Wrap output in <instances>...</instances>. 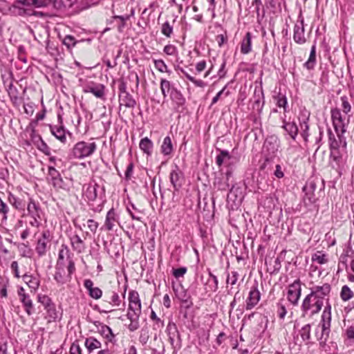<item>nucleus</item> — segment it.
Masks as SVG:
<instances>
[{
  "label": "nucleus",
  "mask_w": 354,
  "mask_h": 354,
  "mask_svg": "<svg viewBox=\"0 0 354 354\" xmlns=\"http://www.w3.org/2000/svg\"><path fill=\"white\" fill-rule=\"evenodd\" d=\"M112 313H114L115 317L124 320L127 317L130 320L131 323L128 326V329L131 332H133L139 328V317L141 314V302L139 297V294L136 290H131L129 293V308L128 312L124 315L118 316L116 310L112 309Z\"/></svg>",
  "instance_id": "nucleus-1"
},
{
  "label": "nucleus",
  "mask_w": 354,
  "mask_h": 354,
  "mask_svg": "<svg viewBox=\"0 0 354 354\" xmlns=\"http://www.w3.org/2000/svg\"><path fill=\"white\" fill-rule=\"evenodd\" d=\"M97 149V145L93 140L87 142H77L72 149V156L74 158L84 159L91 156Z\"/></svg>",
  "instance_id": "nucleus-2"
},
{
  "label": "nucleus",
  "mask_w": 354,
  "mask_h": 354,
  "mask_svg": "<svg viewBox=\"0 0 354 354\" xmlns=\"http://www.w3.org/2000/svg\"><path fill=\"white\" fill-rule=\"evenodd\" d=\"M279 147V140L275 136L268 137L263 146V153L266 156V160L269 161L275 157Z\"/></svg>",
  "instance_id": "nucleus-3"
},
{
  "label": "nucleus",
  "mask_w": 354,
  "mask_h": 354,
  "mask_svg": "<svg viewBox=\"0 0 354 354\" xmlns=\"http://www.w3.org/2000/svg\"><path fill=\"white\" fill-rule=\"evenodd\" d=\"M323 306V302L314 300L312 296L308 294L304 299L301 305L303 316H305L310 311L311 315L319 313Z\"/></svg>",
  "instance_id": "nucleus-4"
},
{
  "label": "nucleus",
  "mask_w": 354,
  "mask_h": 354,
  "mask_svg": "<svg viewBox=\"0 0 354 354\" xmlns=\"http://www.w3.org/2000/svg\"><path fill=\"white\" fill-rule=\"evenodd\" d=\"M17 295L26 313L29 316L32 315L34 313L33 301L29 294L26 292L24 287L21 286L17 288Z\"/></svg>",
  "instance_id": "nucleus-5"
},
{
  "label": "nucleus",
  "mask_w": 354,
  "mask_h": 354,
  "mask_svg": "<svg viewBox=\"0 0 354 354\" xmlns=\"http://www.w3.org/2000/svg\"><path fill=\"white\" fill-rule=\"evenodd\" d=\"M333 124L337 133H344L346 131V118L338 109H331Z\"/></svg>",
  "instance_id": "nucleus-6"
},
{
  "label": "nucleus",
  "mask_w": 354,
  "mask_h": 354,
  "mask_svg": "<svg viewBox=\"0 0 354 354\" xmlns=\"http://www.w3.org/2000/svg\"><path fill=\"white\" fill-rule=\"evenodd\" d=\"M331 290V286L329 283H324L322 286H314L310 288V296L314 298V300L321 301L324 303V299L328 297Z\"/></svg>",
  "instance_id": "nucleus-7"
},
{
  "label": "nucleus",
  "mask_w": 354,
  "mask_h": 354,
  "mask_svg": "<svg viewBox=\"0 0 354 354\" xmlns=\"http://www.w3.org/2000/svg\"><path fill=\"white\" fill-rule=\"evenodd\" d=\"M50 234L48 230H44L41 236L38 239L35 248L36 252L39 257H43L46 254L48 248L50 247Z\"/></svg>",
  "instance_id": "nucleus-8"
},
{
  "label": "nucleus",
  "mask_w": 354,
  "mask_h": 354,
  "mask_svg": "<svg viewBox=\"0 0 354 354\" xmlns=\"http://www.w3.org/2000/svg\"><path fill=\"white\" fill-rule=\"evenodd\" d=\"M261 299V293L258 289V284L255 283L251 288L248 293V297L245 301V309L252 310L257 305Z\"/></svg>",
  "instance_id": "nucleus-9"
},
{
  "label": "nucleus",
  "mask_w": 354,
  "mask_h": 354,
  "mask_svg": "<svg viewBox=\"0 0 354 354\" xmlns=\"http://www.w3.org/2000/svg\"><path fill=\"white\" fill-rule=\"evenodd\" d=\"M301 281L298 279L288 286V301L293 305H297L301 296Z\"/></svg>",
  "instance_id": "nucleus-10"
},
{
  "label": "nucleus",
  "mask_w": 354,
  "mask_h": 354,
  "mask_svg": "<svg viewBox=\"0 0 354 354\" xmlns=\"http://www.w3.org/2000/svg\"><path fill=\"white\" fill-rule=\"evenodd\" d=\"M299 18L294 26L293 39L296 43L303 44L306 41L304 36V19L301 16Z\"/></svg>",
  "instance_id": "nucleus-11"
},
{
  "label": "nucleus",
  "mask_w": 354,
  "mask_h": 354,
  "mask_svg": "<svg viewBox=\"0 0 354 354\" xmlns=\"http://www.w3.org/2000/svg\"><path fill=\"white\" fill-rule=\"evenodd\" d=\"M169 178L174 190L178 191L183 185L184 178L183 172L177 165H175L174 168L171 171Z\"/></svg>",
  "instance_id": "nucleus-12"
},
{
  "label": "nucleus",
  "mask_w": 354,
  "mask_h": 354,
  "mask_svg": "<svg viewBox=\"0 0 354 354\" xmlns=\"http://www.w3.org/2000/svg\"><path fill=\"white\" fill-rule=\"evenodd\" d=\"M167 331L169 335V340L174 349L180 348V335L178 333L176 325L175 324L169 323L167 326Z\"/></svg>",
  "instance_id": "nucleus-13"
},
{
  "label": "nucleus",
  "mask_w": 354,
  "mask_h": 354,
  "mask_svg": "<svg viewBox=\"0 0 354 354\" xmlns=\"http://www.w3.org/2000/svg\"><path fill=\"white\" fill-rule=\"evenodd\" d=\"M173 290L175 292L176 297L184 304L186 308H189L193 305L191 301V297L188 294L187 290H185L183 286L180 285L179 287L175 288L173 286Z\"/></svg>",
  "instance_id": "nucleus-14"
},
{
  "label": "nucleus",
  "mask_w": 354,
  "mask_h": 354,
  "mask_svg": "<svg viewBox=\"0 0 354 354\" xmlns=\"http://www.w3.org/2000/svg\"><path fill=\"white\" fill-rule=\"evenodd\" d=\"M330 149H342L346 147V142L342 140L340 133H337L338 139L335 138L331 129H328Z\"/></svg>",
  "instance_id": "nucleus-15"
},
{
  "label": "nucleus",
  "mask_w": 354,
  "mask_h": 354,
  "mask_svg": "<svg viewBox=\"0 0 354 354\" xmlns=\"http://www.w3.org/2000/svg\"><path fill=\"white\" fill-rule=\"evenodd\" d=\"M23 281L27 284L30 288V292L35 294L39 289L40 286V279L38 277L32 274H24L22 277Z\"/></svg>",
  "instance_id": "nucleus-16"
},
{
  "label": "nucleus",
  "mask_w": 354,
  "mask_h": 354,
  "mask_svg": "<svg viewBox=\"0 0 354 354\" xmlns=\"http://www.w3.org/2000/svg\"><path fill=\"white\" fill-rule=\"evenodd\" d=\"M330 326L321 325L316 329L315 335L319 342V344L324 346V342H327L330 332Z\"/></svg>",
  "instance_id": "nucleus-17"
},
{
  "label": "nucleus",
  "mask_w": 354,
  "mask_h": 354,
  "mask_svg": "<svg viewBox=\"0 0 354 354\" xmlns=\"http://www.w3.org/2000/svg\"><path fill=\"white\" fill-rule=\"evenodd\" d=\"M71 243L73 250L79 254L84 252L86 249L84 240L78 234H74L71 237Z\"/></svg>",
  "instance_id": "nucleus-18"
},
{
  "label": "nucleus",
  "mask_w": 354,
  "mask_h": 354,
  "mask_svg": "<svg viewBox=\"0 0 354 354\" xmlns=\"http://www.w3.org/2000/svg\"><path fill=\"white\" fill-rule=\"evenodd\" d=\"M346 159L345 156H339L330 158V165L341 176L345 169Z\"/></svg>",
  "instance_id": "nucleus-19"
},
{
  "label": "nucleus",
  "mask_w": 354,
  "mask_h": 354,
  "mask_svg": "<svg viewBox=\"0 0 354 354\" xmlns=\"http://www.w3.org/2000/svg\"><path fill=\"white\" fill-rule=\"evenodd\" d=\"M252 34L250 32H246L241 42V53L243 55L248 54L252 50Z\"/></svg>",
  "instance_id": "nucleus-20"
},
{
  "label": "nucleus",
  "mask_w": 354,
  "mask_h": 354,
  "mask_svg": "<svg viewBox=\"0 0 354 354\" xmlns=\"http://www.w3.org/2000/svg\"><path fill=\"white\" fill-rule=\"evenodd\" d=\"M119 102L120 106H124L129 108L134 107L136 104V100L128 92L119 93Z\"/></svg>",
  "instance_id": "nucleus-21"
},
{
  "label": "nucleus",
  "mask_w": 354,
  "mask_h": 354,
  "mask_svg": "<svg viewBox=\"0 0 354 354\" xmlns=\"http://www.w3.org/2000/svg\"><path fill=\"white\" fill-rule=\"evenodd\" d=\"M170 98L178 108L184 106L185 104V98L182 93L176 88H172L170 93Z\"/></svg>",
  "instance_id": "nucleus-22"
},
{
  "label": "nucleus",
  "mask_w": 354,
  "mask_h": 354,
  "mask_svg": "<svg viewBox=\"0 0 354 354\" xmlns=\"http://www.w3.org/2000/svg\"><path fill=\"white\" fill-rule=\"evenodd\" d=\"M130 18L129 15H113L112 23H115L117 28L120 32H122L124 27L126 26V22Z\"/></svg>",
  "instance_id": "nucleus-23"
},
{
  "label": "nucleus",
  "mask_w": 354,
  "mask_h": 354,
  "mask_svg": "<svg viewBox=\"0 0 354 354\" xmlns=\"http://www.w3.org/2000/svg\"><path fill=\"white\" fill-rule=\"evenodd\" d=\"M8 201L16 209L22 210L26 207V202L24 199L17 197L10 192L8 194Z\"/></svg>",
  "instance_id": "nucleus-24"
},
{
  "label": "nucleus",
  "mask_w": 354,
  "mask_h": 354,
  "mask_svg": "<svg viewBox=\"0 0 354 354\" xmlns=\"http://www.w3.org/2000/svg\"><path fill=\"white\" fill-rule=\"evenodd\" d=\"M254 97L256 99L254 102L253 109H256L259 112H260L264 104L263 92L261 87L259 89H257V88H255Z\"/></svg>",
  "instance_id": "nucleus-25"
},
{
  "label": "nucleus",
  "mask_w": 354,
  "mask_h": 354,
  "mask_svg": "<svg viewBox=\"0 0 354 354\" xmlns=\"http://www.w3.org/2000/svg\"><path fill=\"white\" fill-rule=\"evenodd\" d=\"M50 131L62 143L66 142V131L62 126H51Z\"/></svg>",
  "instance_id": "nucleus-26"
},
{
  "label": "nucleus",
  "mask_w": 354,
  "mask_h": 354,
  "mask_svg": "<svg viewBox=\"0 0 354 354\" xmlns=\"http://www.w3.org/2000/svg\"><path fill=\"white\" fill-rule=\"evenodd\" d=\"M57 0H23V6H34L36 8L46 7Z\"/></svg>",
  "instance_id": "nucleus-27"
},
{
  "label": "nucleus",
  "mask_w": 354,
  "mask_h": 354,
  "mask_svg": "<svg viewBox=\"0 0 354 354\" xmlns=\"http://www.w3.org/2000/svg\"><path fill=\"white\" fill-rule=\"evenodd\" d=\"M54 279L55 281L60 285L66 283L69 281L67 279V275H65V271L63 267L56 266V270L54 274Z\"/></svg>",
  "instance_id": "nucleus-28"
},
{
  "label": "nucleus",
  "mask_w": 354,
  "mask_h": 354,
  "mask_svg": "<svg viewBox=\"0 0 354 354\" xmlns=\"http://www.w3.org/2000/svg\"><path fill=\"white\" fill-rule=\"evenodd\" d=\"M140 149L147 156H151L153 149V142L147 137L141 139L139 144Z\"/></svg>",
  "instance_id": "nucleus-29"
},
{
  "label": "nucleus",
  "mask_w": 354,
  "mask_h": 354,
  "mask_svg": "<svg viewBox=\"0 0 354 354\" xmlns=\"http://www.w3.org/2000/svg\"><path fill=\"white\" fill-rule=\"evenodd\" d=\"M316 64V44H314L310 50L308 59L304 63V66L308 70H312L314 68Z\"/></svg>",
  "instance_id": "nucleus-30"
},
{
  "label": "nucleus",
  "mask_w": 354,
  "mask_h": 354,
  "mask_svg": "<svg viewBox=\"0 0 354 354\" xmlns=\"http://www.w3.org/2000/svg\"><path fill=\"white\" fill-rule=\"evenodd\" d=\"M282 127L286 130V132H288V133L293 140L296 139V137L298 134V127L295 122L284 121Z\"/></svg>",
  "instance_id": "nucleus-31"
},
{
  "label": "nucleus",
  "mask_w": 354,
  "mask_h": 354,
  "mask_svg": "<svg viewBox=\"0 0 354 354\" xmlns=\"http://www.w3.org/2000/svg\"><path fill=\"white\" fill-rule=\"evenodd\" d=\"M174 147L171 142V139L169 136H166L164 138L163 142L161 145V152L165 156H169L172 153Z\"/></svg>",
  "instance_id": "nucleus-32"
},
{
  "label": "nucleus",
  "mask_w": 354,
  "mask_h": 354,
  "mask_svg": "<svg viewBox=\"0 0 354 354\" xmlns=\"http://www.w3.org/2000/svg\"><path fill=\"white\" fill-rule=\"evenodd\" d=\"M84 344L89 353L101 347V343L92 337L86 338Z\"/></svg>",
  "instance_id": "nucleus-33"
},
{
  "label": "nucleus",
  "mask_w": 354,
  "mask_h": 354,
  "mask_svg": "<svg viewBox=\"0 0 354 354\" xmlns=\"http://www.w3.org/2000/svg\"><path fill=\"white\" fill-rule=\"evenodd\" d=\"M27 210L30 216H40L39 214V206L37 204L34 200L30 199V202L27 205Z\"/></svg>",
  "instance_id": "nucleus-34"
},
{
  "label": "nucleus",
  "mask_w": 354,
  "mask_h": 354,
  "mask_svg": "<svg viewBox=\"0 0 354 354\" xmlns=\"http://www.w3.org/2000/svg\"><path fill=\"white\" fill-rule=\"evenodd\" d=\"M308 118H304L302 122H300V128H301V136L304 138L305 142L308 141V130L309 126L308 124Z\"/></svg>",
  "instance_id": "nucleus-35"
},
{
  "label": "nucleus",
  "mask_w": 354,
  "mask_h": 354,
  "mask_svg": "<svg viewBox=\"0 0 354 354\" xmlns=\"http://www.w3.org/2000/svg\"><path fill=\"white\" fill-rule=\"evenodd\" d=\"M85 91L91 93L97 97H101L104 95V87L102 85L88 86Z\"/></svg>",
  "instance_id": "nucleus-36"
},
{
  "label": "nucleus",
  "mask_w": 354,
  "mask_h": 354,
  "mask_svg": "<svg viewBox=\"0 0 354 354\" xmlns=\"http://www.w3.org/2000/svg\"><path fill=\"white\" fill-rule=\"evenodd\" d=\"M322 351H325L328 354H335L337 351V346L335 342H330L329 344L327 342H324V346L319 344Z\"/></svg>",
  "instance_id": "nucleus-37"
},
{
  "label": "nucleus",
  "mask_w": 354,
  "mask_h": 354,
  "mask_svg": "<svg viewBox=\"0 0 354 354\" xmlns=\"http://www.w3.org/2000/svg\"><path fill=\"white\" fill-rule=\"evenodd\" d=\"M172 88L174 87L171 85L169 81L165 79H162L160 80V89L164 97H166L167 94L171 93Z\"/></svg>",
  "instance_id": "nucleus-38"
},
{
  "label": "nucleus",
  "mask_w": 354,
  "mask_h": 354,
  "mask_svg": "<svg viewBox=\"0 0 354 354\" xmlns=\"http://www.w3.org/2000/svg\"><path fill=\"white\" fill-rule=\"evenodd\" d=\"M231 156L227 150H220V153L216 157V162L218 166H221L226 160H230Z\"/></svg>",
  "instance_id": "nucleus-39"
},
{
  "label": "nucleus",
  "mask_w": 354,
  "mask_h": 354,
  "mask_svg": "<svg viewBox=\"0 0 354 354\" xmlns=\"http://www.w3.org/2000/svg\"><path fill=\"white\" fill-rule=\"evenodd\" d=\"M353 296H354L353 292L350 289V288L348 286L344 285L342 286L341 292H340V297L343 301H348L349 299L353 298Z\"/></svg>",
  "instance_id": "nucleus-40"
},
{
  "label": "nucleus",
  "mask_w": 354,
  "mask_h": 354,
  "mask_svg": "<svg viewBox=\"0 0 354 354\" xmlns=\"http://www.w3.org/2000/svg\"><path fill=\"white\" fill-rule=\"evenodd\" d=\"M44 308L50 318L53 319L57 318V311L56 310V306L53 301L45 306Z\"/></svg>",
  "instance_id": "nucleus-41"
},
{
  "label": "nucleus",
  "mask_w": 354,
  "mask_h": 354,
  "mask_svg": "<svg viewBox=\"0 0 354 354\" xmlns=\"http://www.w3.org/2000/svg\"><path fill=\"white\" fill-rule=\"evenodd\" d=\"M44 308L50 318L53 319L57 318V311L56 310V306L53 301L45 306Z\"/></svg>",
  "instance_id": "nucleus-42"
},
{
  "label": "nucleus",
  "mask_w": 354,
  "mask_h": 354,
  "mask_svg": "<svg viewBox=\"0 0 354 354\" xmlns=\"http://www.w3.org/2000/svg\"><path fill=\"white\" fill-rule=\"evenodd\" d=\"M310 324H308L304 326L299 330V335L304 342L308 341L310 339Z\"/></svg>",
  "instance_id": "nucleus-43"
},
{
  "label": "nucleus",
  "mask_w": 354,
  "mask_h": 354,
  "mask_svg": "<svg viewBox=\"0 0 354 354\" xmlns=\"http://www.w3.org/2000/svg\"><path fill=\"white\" fill-rule=\"evenodd\" d=\"M161 33L166 37H171L173 33V26L167 21L161 25Z\"/></svg>",
  "instance_id": "nucleus-44"
},
{
  "label": "nucleus",
  "mask_w": 354,
  "mask_h": 354,
  "mask_svg": "<svg viewBox=\"0 0 354 354\" xmlns=\"http://www.w3.org/2000/svg\"><path fill=\"white\" fill-rule=\"evenodd\" d=\"M127 211L131 214L133 219L140 221L142 212L139 211L133 204H130L127 207Z\"/></svg>",
  "instance_id": "nucleus-45"
},
{
  "label": "nucleus",
  "mask_w": 354,
  "mask_h": 354,
  "mask_svg": "<svg viewBox=\"0 0 354 354\" xmlns=\"http://www.w3.org/2000/svg\"><path fill=\"white\" fill-rule=\"evenodd\" d=\"M181 73L186 77L187 80L194 84L196 86L203 88L206 86V84L201 80H196L194 77L191 76L186 71L181 69Z\"/></svg>",
  "instance_id": "nucleus-46"
},
{
  "label": "nucleus",
  "mask_w": 354,
  "mask_h": 354,
  "mask_svg": "<svg viewBox=\"0 0 354 354\" xmlns=\"http://www.w3.org/2000/svg\"><path fill=\"white\" fill-rule=\"evenodd\" d=\"M207 287H205L206 292H216L218 288V279H214L213 280H207L205 283Z\"/></svg>",
  "instance_id": "nucleus-47"
},
{
  "label": "nucleus",
  "mask_w": 354,
  "mask_h": 354,
  "mask_svg": "<svg viewBox=\"0 0 354 354\" xmlns=\"http://www.w3.org/2000/svg\"><path fill=\"white\" fill-rule=\"evenodd\" d=\"M67 261H68V266H67V271H68V274H67V279L68 281H71V279H72V274L75 272L76 270V268H75V262L74 261L70 258V257H68L67 258Z\"/></svg>",
  "instance_id": "nucleus-48"
},
{
  "label": "nucleus",
  "mask_w": 354,
  "mask_h": 354,
  "mask_svg": "<svg viewBox=\"0 0 354 354\" xmlns=\"http://www.w3.org/2000/svg\"><path fill=\"white\" fill-rule=\"evenodd\" d=\"M274 99L277 101V105L279 107H283L284 111H286V105H287V98L285 95L279 93L277 95L274 97Z\"/></svg>",
  "instance_id": "nucleus-49"
},
{
  "label": "nucleus",
  "mask_w": 354,
  "mask_h": 354,
  "mask_svg": "<svg viewBox=\"0 0 354 354\" xmlns=\"http://www.w3.org/2000/svg\"><path fill=\"white\" fill-rule=\"evenodd\" d=\"M8 281L0 276V296L1 297H7V286Z\"/></svg>",
  "instance_id": "nucleus-50"
},
{
  "label": "nucleus",
  "mask_w": 354,
  "mask_h": 354,
  "mask_svg": "<svg viewBox=\"0 0 354 354\" xmlns=\"http://www.w3.org/2000/svg\"><path fill=\"white\" fill-rule=\"evenodd\" d=\"M37 300L44 306V308L53 302V300L50 297L43 294H38L37 296Z\"/></svg>",
  "instance_id": "nucleus-51"
},
{
  "label": "nucleus",
  "mask_w": 354,
  "mask_h": 354,
  "mask_svg": "<svg viewBox=\"0 0 354 354\" xmlns=\"http://www.w3.org/2000/svg\"><path fill=\"white\" fill-rule=\"evenodd\" d=\"M154 65L157 70L160 72H166L170 73L171 71L168 70L167 66L165 63V62L162 59L154 60Z\"/></svg>",
  "instance_id": "nucleus-52"
},
{
  "label": "nucleus",
  "mask_w": 354,
  "mask_h": 354,
  "mask_svg": "<svg viewBox=\"0 0 354 354\" xmlns=\"http://www.w3.org/2000/svg\"><path fill=\"white\" fill-rule=\"evenodd\" d=\"M239 273L236 271H232L227 276L226 283L232 286L235 285L239 278Z\"/></svg>",
  "instance_id": "nucleus-53"
},
{
  "label": "nucleus",
  "mask_w": 354,
  "mask_h": 354,
  "mask_svg": "<svg viewBox=\"0 0 354 354\" xmlns=\"http://www.w3.org/2000/svg\"><path fill=\"white\" fill-rule=\"evenodd\" d=\"M305 192V196L304 198V203L307 204L306 201L309 204H313L316 203L317 198L315 197V192H308L307 190H303Z\"/></svg>",
  "instance_id": "nucleus-54"
},
{
  "label": "nucleus",
  "mask_w": 354,
  "mask_h": 354,
  "mask_svg": "<svg viewBox=\"0 0 354 354\" xmlns=\"http://www.w3.org/2000/svg\"><path fill=\"white\" fill-rule=\"evenodd\" d=\"M313 261L317 262L319 264H324L327 262L326 255L322 254L321 252H317L312 257Z\"/></svg>",
  "instance_id": "nucleus-55"
},
{
  "label": "nucleus",
  "mask_w": 354,
  "mask_h": 354,
  "mask_svg": "<svg viewBox=\"0 0 354 354\" xmlns=\"http://www.w3.org/2000/svg\"><path fill=\"white\" fill-rule=\"evenodd\" d=\"M63 44L66 46L68 48H70L75 46L76 41L74 37L66 35L63 40Z\"/></svg>",
  "instance_id": "nucleus-56"
},
{
  "label": "nucleus",
  "mask_w": 354,
  "mask_h": 354,
  "mask_svg": "<svg viewBox=\"0 0 354 354\" xmlns=\"http://www.w3.org/2000/svg\"><path fill=\"white\" fill-rule=\"evenodd\" d=\"M287 314L286 306L281 302L277 304V315L281 319H283Z\"/></svg>",
  "instance_id": "nucleus-57"
},
{
  "label": "nucleus",
  "mask_w": 354,
  "mask_h": 354,
  "mask_svg": "<svg viewBox=\"0 0 354 354\" xmlns=\"http://www.w3.org/2000/svg\"><path fill=\"white\" fill-rule=\"evenodd\" d=\"M187 268L186 267H180L177 269L173 270V275L176 278L178 279L180 277H183L184 274L187 272Z\"/></svg>",
  "instance_id": "nucleus-58"
},
{
  "label": "nucleus",
  "mask_w": 354,
  "mask_h": 354,
  "mask_svg": "<svg viewBox=\"0 0 354 354\" xmlns=\"http://www.w3.org/2000/svg\"><path fill=\"white\" fill-rule=\"evenodd\" d=\"M317 187L316 183L314 180H309L306 185L304 187L303 190H307L308 192H315Z\"/></svg>",
  "instance_id": "nucleus-59"
},
{
  "label": "nucleus",
  "mask_w": 354,
  "mask_h": 354,
  "mask_svg": "<svg viewBox=\"0 0 354 354\" xmlns=\"http://www.w3.org/2000/svg\"><path fill=\"white\" fill-rule=\"evenodd\" d=\"M151 319L156 322L155 326L158 328H162L164 326V322L156 316V313L152 310L151 313Z\"/></svg>",
  "instance_id": "nucleus-60"
},
{
  "label": "nucleus",
  "mask_w": 354,
  "mask_h": 354,
  "mask_svg": "<svg viewBox=\"0 0 354 354\" xmlns=\"http://www.w3.org/2000/svg\"><path fill=\"white\" fill-rule=\"evenodd\" d=\"M339 156H345L344 148L330 149V158H334Z\"/></svg>",
  "instance_id": "nucleus-61"
},
{
  "label": "nucleus",
  "mask_w": 354,
  "mask_h": 354,
  "mask_svg": "<svg viewBox=\"0 0 354 354\" xmlns=\"http://www.w3.org/2000/svg\"><path fill=\"white\" fill-rule=\"evenodd\" d=\"M331 314L323 313L322 315L321 325L330 326Z\"/></svg>",
  "instance_id": "nucleus-62"
},
{
  "label": "nucleus",
  "mask_w": 354,
  "mask_h": 354,
  "mask_svg": "<svg viewBox=\"0 0 354 354\" xmlns=\"http://www.w3.org/2000/svg\"><path fill=\"white\" fill-rule=\"evenodd\" d=\"M48 175L52 178V179L55 180L59 177L60 174L59 171L54 167L53 165L48 166Z\"/></svg>",
  "instance_id": "nucleus-63"
},
{
  "label": "nucleus",
  "mask_w": 354,
  "mask_h": 354,
  "mask_svg": "<svg viewBox=\"0 0 354 354\" xmlns=\"http://www.w3.org/2000/svg\"><path fill=\"white\" fill-rule=\"evenodd\" d=\"M70 354H82V348L79 344L74 342L71 344Z\"/></svg>",
  "instance_id": "nucleus-64"
}]
</instances>
